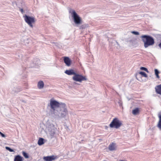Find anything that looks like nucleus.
Returning <instances> with one entry per match:
<instances>
[{"instance_id":"obj_7","label":"nucleus","mask_w":161,"mask_h":161,"mask_svg":"<svg viewBox=\"0 0 161 161\" xmlns=\"http://www.w3.org/2000/svg\"><path fill=\"white\" fill-rule=\"evenodd\" d=\"M23 17L25 22L28 24V25L31 27L32 28L33 27V24L35 22V19L34 17H31L25 14L23 16Z\"/></svg>"},{"instance_id":"obj_22","label":"nucleus","mask_w":161,"mask_h":161,"mask_svg":"<svg viewBox=\"0 0 161 161\" xmlns=\"http://www.w3.org/2000/svg\"><path fill=\"white\" fill-rule=\"evenodd\" d=\"M88 26L87 24L83 25L80 26V29H84L87 28Z\"/></svg>"},{"instance_id":"obj_19","label":"nucleus","mask_w":161,"mask_h":161,"mask_svg":"<svg viewBox=\"0 0 161 161\" xmlns=\"http://www.w3.org/2000/svg\"><path fill=\"white\" fill-rule=\"evenodd\" d=\"M139 112V109L138 108H136L132 110V113L134 115H136Z\"/></svg>"},{"instance_id":"obj_9","label":"nucleus","mask_w":161,"mask_h":161,"mask_svg":"<svg viewBox=\"0 0 161 161\" xmlns=\"http://www.w3.org/2000/svg\"><path fill=\"white\" fill-rule=\"evenodd\" d=\"M56 158L54 155L48 156L43 157V159L46 161H52L56 159Z\"/></svg>"},{"instance_id":"obj_15","label":"nucleus","mask_w":161,"mask_h":161,"mask_svg":"<svg viewBox=\"0 0 161 161\" xmlns=\"http://www.w3.org/2000/svg\"><path fill=\"white\" fill-rule=\"evenodd\" d=\"M44 86V84L43 81H40L38 82L37 84V86L38 88L40 89L42 88Z\"/></svg>"},{"instance_id":"obj_5","label":"nucleus","mask_w":161,"mask_h":161,"mask_svg":"<svg viewBox=\"0 0 161 161\" xmlns=\"http://www.w3.org/2000/svg\"><path fill=\"white\" fill-rule=\"evenodd\" d=\"M122 125V121L120 120L118 118H116L113 119L109 125V126L111 128H114L116 129H118Z\"/></svg>"},{"instance_id":"obj_27","label":"nucleus","mask_w":161,"mask_h":161,"mask_svg":"<svg viewBox=\"0 0 161 161\" xmlns=\"http://www.w3.org/2000/svg\"><path fill=\"white\" fill-rule=\"evenodd\" d=\"M158 46L160 48H161V42L159 44Z\"/></svg>"},{"instance_id":"obj_10","label":"nucleus","mask_w":161,"mask_h":161,"mask_svg":"<svg viewBox=\"0 0 161 161\" xmlns=\"http://www.w3.org/2000/svg\"><path fill=\"white\" fill-rule=\"evenodd\" d=\"M116 144L114 143L110 144L108 147V149L110 151L115 150H116Z\"/></svg>"},{"instance_id":"obj_16","label":"nucleus","mask_w":161,"mask_h":161,"mask_svg":"<svg viewBox=\"0 0 161 161\" xmlns=\"http://www.w3.org/2000/svg\"><path fill=\"white\" fill-rule=\"evenodd\" d=\"M44 143V139L42 138H40L38 142V144L41 146L43 145Z\"/></svg>"},{"instance_id":"obj_6","label":"nucleus","mask_w":161,"mask_h":161,"mask_svg":"<svg viewBox=\"0 0 161 161\" xmlns=\"http://www.w3.org/2000/svg\"><path fill=\"white\" fill-rule=\"evenodd\" d=\"M69 13L71 14L74 22L75 24L79 25L81 23V18L77 14L75 10L70 9L69 11Z\"/></svg>"},{"instance_id":"obj_24","label":"nucleus","mask_w":161,"mask_h":161,"mask_svg":"<svg viewBox=\"0 0 161 161\" xmlns=\"http://www.w3.org/2000/svg\"><path fill=\"white\" fill-rule=\"evenodd\" d=\"M140 69L142 70H143L146 71L147 73H149V71H148L147 69L144 67H141L140 68Z\"/></svg>"},{"instance_id":"obj_2","label":"nucleus","mask_w":161,"mask_h":161,"mask_svg":"<svg viewBox=\"0 0 161 161\" xmlns=\"http://www.w3.org/2000/svg\"><path fill=\"white\" fill-rule=\"evenodd\" d=\"M62 103H59L57 101L52 98L50 100V103L48 104V106L50 107V111L52 114H54L58 109L59 108Z\"/></svg>"},{"instance_id":"obj_26","label":"nucleus","mask_w":161,"mask_h":161,"mask_svg":"<svg viewBox=\"0 0 161 161\" xmlns=\"http://www.w3.org/2000/svg\"><path fill=\"white\" fill-rule=\"evenodd\" d=\"M0 134L1 136L3 137H5L6 136L3 133H2L0 131Z\"/></svg>"},{"instance_id":"obj_20","label":"nucleus","mask_w":161,"mask_h":161,"mask_svg":"<svg viewBox=\"0 0 161 161\" xmlns=\"http://www.w3.org/2000/svg\"><path fill=\"white\" fill-rule=\"evenodd\" d=\"M139 73V74H140V75H142L143 76H144L146 78H147V75L144 72L141 71V72H140Z\"/></svg>"},{"instance_id":"obj_13","label":"nucleus","mask_w":161,"mask_h":161,"mask_svg":"<svg viewBox=\"0 0 161 161\" xmlns=\"http://www.w3.org/2000/svg\"><path fill=\"white\" fill-rule=\"evenodd\" d=\"M65 73L68 75H74L75 74V72L73 69L67 70L65 71Z\"/></svg>"},{"instance_id":"obj_14","label":"nucleus","mask_w":161,"mask_h":161,"mask_svg":"<svg viewBox=\"0 0 161 161\" xmlns=\"http://www.w3.org/2000/svg\"><path fill=\"white\" fill-rule=\"evenodd\" d=\"M23 158L19 155L16 156L14 160V161H23Z\"/></svg>"},{"instance_id":"obj_28","label":"nucleus","mask_w":161,"mask_h":161,"mask_svg":"<svg viewBox=\"0 0 161 161\" xmlns=\"http://www.w3.org/2000/svg\"><path fill=\"white\" fill-rule=\"evenodd\" d=\"M118 103L119 104L120 106L121 105V102H118Z\"/></svg>"},{"instance_id":"obj_4","label":"nucleus","mask_w":161,"mask_h":161,"mask_svg":"<svg viewBox=\"0 0 161 161\" xmlns=\"http://www.w3.org/2000/svg\"><path fill=\"white\" fill-rule=\"evenodd\" d=\"M56 128L54 125L47 122L46 125V130L47 133L50 135L51 138L53 137L55 134Z\"/></svg>"},{"instance_id":"obj_17","label":"nucleus","mask_w":161,"mask_h":161,"mask_svg":"<svg viewBox=\"0 0 161 161\" xmlns=\"http://www.w3.org/2000/svg\"><path fill=\"white\" fill-rule=\"evenodd\" d=\"M158 118L159 120L158 124V128L161 130V115H158Z\"/></svg>"},{"instance_id":"obj_21","label":"nucleus","mask_w":161,"mask_h":161,"mask_svg":"<svg viewBox=\"0 0 161 161\" xmlns=\"http://www.w3.org/2000/svg\"><path fill=\"white\" fill-rule=\"evenodd\" d=\"M22 154L23 155V156L26 158H29V156L27 153H26V152L23 151L22 152Z\"/></svg>"},{"instance_id":"obj_3","label":"nucleus","mask_w":161,"mask_h":161,"mask_svg":"<svg viewBox=\"0 0 161 161\" xmlns=\"http://www.w3.org/2000/svg\"><path fill=\"white\" fill-rule=\"evenodd\" d=\"M142 40L144 43V47L147 48L148 46L153 45L154 43L153 38L148 35H143L141 36Z\"/></svg>"},{"instance_id":"obj_11","label":"nucleus","mask_w":161,"mask_h":161,"mask_svg":"<svg viewBox=\"0 0 161 161\" xmlns=\"http://www.w3.org/2000/svg\"><path fill=\"white\" fill-rule=\"evenodd\" d=\"M156 92L161 95V84L157 86L155 88Z\"/></svg>"},{"instance_id":"obj_8","label":"nucleus","mask_w":161,"mask_h":161,"mask_svg":"<svg viewBox=\"0 0 161 161\" xmlns=\"http://www.w3.org/2000/svg\"><path fill=\"white\" fill-rule=\"evenodd\" d=\"M73 80L75 81L81 82L83 81H86L87 79L86 76L75 73V74L72 77Z\"/></svg>"},{"instance_id":"obj_30","label":"nucleus","mask_w":161,"mask_h":161,"mask_svg":"<svg viewBox=\"0 0 161 161\" xmlns=\"http://www.w3.org/2000/svg\"><path fill=\"white\" fill-rule=\"evenodd\" d=\"M20 91V90L19 89L18 91Z\"/></svg>"},{"instance_id":"obj_12","label":"nucleus","mask_w":161,"mask_h":161,"mask_svg":"<svg viewBox=\"0 0 161 161\" xmlns=\"http://www.w3.org/2000/svg\"><path fill=\"white\" fill-rule=\"evenodd\" d=\"M64 63L68 66H69L71 64V60L68 57H65L64 59Z\"/></svg>"},{"instance_id":"obj_29","label":"nucleus","mask_w":161,"mask_h":161,"mask_svg":"<svg viewBox=\"0 0 161 161\" xmlns=\"http://www.w3.org/2000/svg\"><path fill=\"white\" fill-rule=\"evenodd\" d=\"M20 11H21V12H23V9H20Z\"/></svg>"},{"instance_id":"obj_1","label":"nucleus","mask_w":161,"mask_h":161,"mask_svg":"<svg viewBox=\"0 0 161 161\" xmlns=\"http://www.w3.org/2000/svg\"><path fill=\"white\" fill-rule=\"evenodd\" d=\"M68 114V111L66 104L64 103L62 104V105L58 110L55 112L54 114L55 115L58 116L59 118H65Z\"/></svg>"},{"instance_id":"obj_18","label":"nucleus","mask_w":161,"mask_h":161,"mask_svg":"<svg viewBox=\"0 0 161 161\" xmlns=\"http://www.w3.org/2000/svg\"><path fill=\"white\" fill-rule=\"evenodd\" d=\"M155 74L156 76V77L159 79L160 78V77L158 75L160 73L159 71L157 69H154Z\"/></svg>"},{"instance_id":"obj_25","label":"nucleus","mask_w":161,"mask_h":161,"mask_svg":"<svg viewBox=\"0 0 161 161\" xmlns=\"http://www.w3.org/2000/svg\"><path fill=\"white\" fill-rule=\"evenodd\" d=\"M131 33L134 34L135 35H138L139 34V32L135 31H132L131 32Z\"/></svg>"},{"instance_id":"obj_23","label":"nucleus","mask_w":161,"mask_h":161,"mask_svg":"<svg viewBox=\"0 0 161 161\" xmlns=\"http://www.w3.org/2000/svg\"><path fill=\"white\" fill-rule=\"evenodd\" d=\"M5 148L7 150L9 151V152H14V150L13 149L11 148L10 147H6Z\"/></svg>"}]
</instances>
